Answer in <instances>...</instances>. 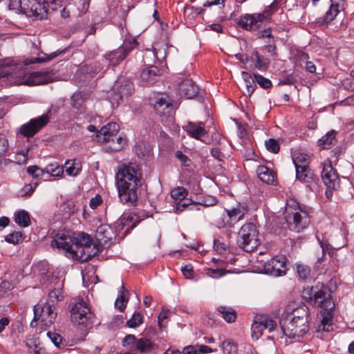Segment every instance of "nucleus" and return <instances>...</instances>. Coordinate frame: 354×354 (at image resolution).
<instances>
[{
    "label": "nucleus",
    "mask_w": 354,
    "mask_h": 354,
    "mask_svg": "<svg viewBox=\"0 0 354 354\" xmlns=\"http://www.w3.org/2000/svg\"><path fill=\"white\" fill-rule=\"evenodd\" d=\"M142 177L139 167L135 163L122 164L115 174V183L120 202L133 205L138 200V189Z\"/></svg>",
    "instance_id": "1"
},
{
    "label": "nucleus",
    "mask_w": 354,
    "mask_h": 354,
    "mask_svg": "<svg viewBox=\"0 0 354 354\" xmlns=\"http://www.w3.org/2000/svg\"><path fill=\"white\" fill-rule=\"evenodd\" d=\"M284 314L281 328L286 336L299 339L308 333L311 320L308 307L290 302L285 308Z\"/></svg>",
    "instance_id": "2"
},
{
    "label": "nucleus",
    "mask_w": 354,
    "mask_h": 354,
    "mask_svg": "<svg viewBox=\"0 0 354 354\" xmlns=\"http://www.w3.org/2000/svg\"><path fill=\"white\" fill-rule=\"evenodd\" d=\"M284 215L288 227L292 231L299 232L306 228L310 223V218L306 207L294 201H288Z\"/></svg>",
    "instance_id": "3"
},
{
    "label": "nucleus",
    "mask_w": 354,
    "mask_h": 354,
    "mask_svg": "<svg viewBox=\"0 0 354 354\" xmlns=\"http://www.w3.org/2000/svg\"><path fill=\"white\" fill-rule=\"evenodd\" d=\"M302 296L308 303L320 307L322 309H334L335 303L324 286H308L304 288Z\"/></svg>",
    "instance_id": "4"
},
{
    "label": "nucleus",
    "mask_w": 354,
    "mask_h": 354,
    "mask_svg": "<svg viewBox=\"0 0 354 354\" xmlns=\"http://www.w3.org/2000/svg\"><path fill=\"white\" fill-rule=\"evenodd\" d=\"M77 248L75 252H71V258L82 262L88 261L95 256L98 250L93 243L92 239L89 235L85 233L77 234Z\"/></svg>",
    "instance_id": "5"
},
{
    "label": "nucleus",
    "mask_w": 354,
    "mask_h": 354,
    "mask_svg": "<svg viewBox=\"0 0 354 354\" xmlns=\"http://www.w3.org/2000/svg\"><path fill=\"white\" fill-rule=\"evenodd\" d=\"M77 234L69 231H59L54 236L51 241L53 248L56 247L62 250L65 255L71 258L70 253L75 252L77 248Z\"/></svg>",
    "instance_id": "6"
},
{
    "label": "nucleus",
    "mask_w": 354,
    "mask_h": 354,
    "mask_svg": "<svg viewBox=\"0 0 354 354\" xmlns=\"http://www.w3.org/2000/svg\"><path fill=\"white\" fill-rule=\"evenodd\" d=\"M257 231L253 223L243 225L239 232L238 243L245 252L254 250L258 245Z\"/></svg>",
    "instance_id": "7"
},
{
    "label": "nucleus",
    "mask_w": 354,
    "mask_h": 354,
    "mask_svg": "<svg viewBox=\"0 0 354 354\" xmlns=\"http://www.w3.org/2000/svg\"><path fill=\"white\" fill-rule=\"evenodd\" d=\"M322 166V179L327 187L325 194L328 198H330L333 196L332 191L340 187V180L337 171L329 160L324 161Z\"/></svg>",
    "instance_id": "8"
},
{
    "label": "nucleus",
    "mask_w": 354,
    "mask_h": 354,
    "mask_svg": "<svg viewBox=\"0 0 354 354\" xmlns=\"http://www.w3.org/2000/svg\"><path fill=\"white\" fill-rule=\"evenodd\" d=\"M277 9V4L273 2L268 6L263 12L255 13L252 15H245L242 17L239 21V25L241 28L250 30L258 28L260 24L269 17L270 14Z\"/></svg>",
    "instance_id": "9"
},
{
    "label": "nucleus",
    "mask_w": 354,
    "mask_h": 354,
    "mask_svg": "<svg viewBox=\"0 0 354 354\" xmlns=\"http://www.w3.org/2000/svg\"><path fill=\"white\" fill-rule=\"evenodd\" d=\"M57 313L55 312V307L53 304H46L44 306L37 304L34 307V319L30 325L34 326V322L41 319L43 326H50L55 322Z\"/></svg>",
    "instance_id": "10"
},
{
    "label": "nucleus",
    "mask_w": 354,
    "mask_h": 354,
    "mask_svg": "<svg viewBox=\"0 0 354 354\" xmlns=\"http://www.w3.org/2000/svg\"><path fill=\"white\" fill-rule=\"evenodd\" d=\"M71 320L77 325H89V319H91V312L86 302L82 299H79L72 307Z\"/></svg>",
    "instance_id": "11"
},
{
    "label": "nucleus",
    "mask_w": 354,
    "mask_h": 354,
    "mask_svg": "<svg viewBox=\"0 0 354 354\" xmlns=\"http://www.w3.org/2000/svg\"><path fill=\"white\" fill-rule=\"evenodd\" d=\"M276 327L277 322L268 315H257L252 325V337L258 339L262 335L263 330L272 332Z\"/></svg>",
    "instance_id": "12"
},
{
    "label": "nucleus",
    "mask_w": 354,
    "mask_h": 354,
    "mask_svg": "<svg viewBox=\"0 0 354 354\" xmlns=\"http://www.w3.org/2000/svg\"><path fill=\"white\" fill-rule=\"evenodd\" d=\"M50 120L48 113L31 119L26 124H23L19 130V133L24 137H32L37 132L45 127Z\"/></svg>",
    "instance_id": "13"
},
{
    "label": "nucleus",
    "mask_w": 354,
    "mask_h": 354,
    "mask_svg": "<svg viewBox=\"0 0 354 354\" xmlns=\"http://www.w3.org/2000/svg\"><path fill=\"white\" fill-rule=\"evenodd\" d=\"M136 40L133 39L129 41H124L122 46L119 47L118 49L107 53L105 57L109 62L111 66H116L120 62L125 59L128 53L131 50L133 46L136 45Z\"/></svg>",
    "instance_id": "14"
},
{
    "label": "nucleus",
    "mask_w": 354,
    "mask_h": 354,
    "mask_svg": "<svg viewBox=\"0 0 354 354\" xmlns=\"http://www.w3.org/2000/svg\"><path fill=\"white\" fill-rule=\"evenodd\" d=\"M266 274L278 277L285 274L286 271V258L284 256H277L266 262L263 266Z\"/></svg>",
    "instance_id": "15"
},
{
    "label": "nucleus",
    "mask_w": 354,
    "mask_h": 354,
    "mask_svg": "<svg viewBox=\"0 0 354 354\" xmlns=\"http://www.w3.org/2000/svg\"><path fill=\"white\" fill-rule=\"evenodd\" d=\"M51 75L48 73L32 72L24 74L21 80L17 81V84L28 86L39 85L47 84L51 82Z\"/></svg>",
    "instance_id": "16"
},
{
    "label": "nucleus",
    "mask_w": 354,
    "mask_h": 354,
    "mask_svg": "<svg viewBox=\"0 0 354 354\" xmlns=\"http://www.w3.org/2000/svg\"><path fill=\"white\" fill-rule=\"evenodd\" d=\"M120 127L116 122H110L102 127L97 133V139L100 142H113L115 143Z\"/></svg>",
    "instance_id": "17"
},
{
    "label": "nucleus",
    "mask_w": 354,
    "mask_h": 354,
    "mask_svg": "<svg viewBox=\"0 0 354 354\" xmlns=\"http://www.w3.org/2000/svg\"><path fill=\"white\" fill-rule=\"evenodd\" d=\"M160 70L157 66L151 65L142 69L140 73V81L142 85H152L160 77Z\"/></svg>",
    "instance_id": "18"
},
{
    "label": "nucleus",
    "mask_w": 354,
    "mask_h": 354,
    "mask_svg": "<svg viewBox=\"0 0 354 354\" xmlns=\"http://www.w3.org/2000/svg\"><path fill=\"white\" fill-rule=\"evenodd\" d=\"M198 87L194 82L187 77L183 80L178 85V92L180 95L185 96L187 98H192L198 93Z\"/></svg>",
    "instance_id": "19"
},
{
    "label": "nucleus",
    "mask_w": 354,
    "mask_h": 354,
    "mask_svg": "<svg viewBox=\"0 0 354 354\" xmlns=\"http://www.w3.org/2000/svg\"><path fill=\"white\" fill-rule=\"evenodd\" d=\"M333 309L328 310L323 308L320 310V324L318 325L317 331H330L333 330L332 321H333Z\"/></svg>",
    "instance_id": "20"
},
{
    "label": "nucleus",
    "mask_w": 354,
    "mask_h": 354,
    "mask_svg": "<svg viewBox=\"0 0 354 354\" xmlns=\"http://www.w3.org/2000/svg\"><path fill=\"white\" fill-rule=\"evenodd\" d=\"M185 129L189 136L201 141H203V138L207 134L203 122H188L185 127Z\"/></svg>",
    "instance_id": "21"
},
{
    "label": "nucleus",
    "mask_w": 354,
    "mask_h": 354,
    "mask_svg": "<svg viewBox=\"0 0 354 354\" xmlns=\"http://www.w3.org/2000/svg\"><path fill=\"white\" fill-rule=\"evenodd\" d=\"M34 5H36V0H10V7L12 9L17 10L27 16L29 13H32L31 8Z\"/></svg>",
    "instance_id": "22"
},
{
    "label": "nucleus",
    "mask_w": 354,
    "mask_h": 354,
    "mask_svg": "<svg viewBox=\"0 0 354 354\" xmlns=\"http://www.w3.org/2000/svg\"><path fill=\"white\" fill-rule=\"evenodd\" d=\"M165 57V53L160 50L153 48V50L146 49L143 54V61L147 65L151 66L156 62V60L160 61Z\"/></svg>",
    "instance_id": "23"
},
{
    "label": "nucleus",
    "mask_w": 354,
    "mask_h": 354,
    "mask_svg": "<svg viewBox=\"0 0 354 354\" xmlns=\"http://www.w3.org/2000/svg\"><path fill=\"white\" fill-rule=\"evenodd\" d=\"M153 107L160 115H169L173 109L172 103L167 97L159 98L154 104Z\"/></svg>",
    "instance_id": "24"
},
{
    "label": "nucleus",
    "mask_w": 354,
    "mask_h": 354,
    "mask_svg": "<svg viewBox=\"0 0 354 354\" xmlns=\"http://www.w3.org/2000/svg\"><path fill=\"white\" fill-rule=\"evenodd\" d=\"M257 172L259 179L266 184H272L274 181V173L266 166H259Z\"/></svg>",
    "instance_id": "25"
},
{
    "label": "nucleus",
    "mask_w": 354,
    "mask_h": 354,
    "mask_svg": "<svg viewBox=\"0 0 354 354\" xmlns=\"http://www.w3.org/2000/svg\"><path fill=\"white\" fill-rule=\"evenodd\" d=\"M31 8V10H32V13H29L28 17H32L37 19H44L49 12V10L47 8V6L41 3L40 0H36V5H34Z\"/></svg>",
    "instance_id": "26"
},
{
    "label": "nucleus",
    "mask_w": 354,
    "mask_h": 354,
    "mask_svg": "<svg viewBox=\"0 0 354 354\" xmlns=\"http://www.w3.org/2000/svg\"><path fill=\"white\" fill-rule=\"evenodd\" d=\"M292 160L296 169L309 167L310 156L305 153H295L292 156Z\"/></svg>",
    "instance_id": "27"
},
{
    "label": "nucleus",
    "mask_w": 354,
    "mask_h": 354,
    "mask_svg": "<svg viewBox=\"0 0 354 354\" xmlns=\"http://www.w3.org/2000/svg\"><path fill=\"white\" fill-rule=\"evenodd\" d=\"M251 60L254 62L255 67L260 71L267 69L270 65L269 59L260 55L257 50L252 53Z\"/></svg>",
    "instance_id": "28"
},
{
    "label": "nucleus",
    "mask_w": 354,
    "mask_h": 354,
    "mask_svg": "<svg viewBox=\"0 0 354 354\" xmlns=\"http://www.w3.org/2000/svg\"><path fill=\"white\" fill-rule=\"evenodd\" d=\"M66 173L70 176H77L82 170V164L76 160H68L65 162Z\"/></svg>",
    "instance_id": "29"
},
{
    "label": "nucleus",
    "mask_w": 354,
    "mask_h": 354,
    "mask_svg": "<svg viewBox=\"0 0 354 354\" xmlns=\"http://www.w3.org/2000/svg\"><path fill=\"white\" fill-rule=\"evenodd\" d=\"M129 301V291L122 284L120 295L115 301V306L120 311H123Z\"/></svg>",
    "instance_id": "30"
},
{
    "label": "nucleus",
    "mask_w": 354,
    "mask_h": 354,
    "mask_svg": "<svg viewBox=\"0 0 354 354\" xmlns=\"http://www.w3.org/2000/svg\"><path fill=\"white\" fill-rule=\"evenodd\" d=\"M218 312L221 317L228 323L234 322L236 319V313L235 310L231 307L226 306H221L218 307Z\"/></svg>",
    "instance_id": "31"
},
{
    "label": "nucleus",
    "mask_w": 354,
    "mask_h": 354,
    "mask_svg": "<svg viewBox=\"0 0 354 354\" xmlns=\"http://www.w3.org/2000/svg\"><path fill=\"white\" fill-rule=\"evenodd\" d=\"M226 211L230 216L232 221L235 224L243 218L244 215L247 212V208L243 205H238L236 207H234L232 209H226Z\"/></svg>",
    "instance_id": "32"
},
{
    "label": "nucleus",
    "mask_w": 354,
    "mask_h": 354,
    "mask_svg": "<svg viewBox=\"0 0 354 354\" xmlns=\"http://www.w3.org/2000/svg\"><path fill=\"white\" fill-rule=\"evenodd\" d=\"M154 348V345L152 344L151 340L147 338L138 339L136 342V350L140 353H149Z\"/></svg>",
    "instance_id": "33"
},
{
    "label": "nucleus",
    "mask_w": 354,
    "mask_h": 354,
    "mask_svg": "<svg viewBox=\"0 0 354 354\" xmlns=\"http://www.w3.org/2000/svg\"><path fill=\"white\" fill-rule=\"evenodd\" d=\"M335 131H330L322 136L318 141V145L323 149H328L335 145Z\"/></svg>",
    "instance_id": "34"
},
{
    "label": "nucleus",
    "mask_w": 354,
    "mask_h": 354,
    "mask_svg": "<svg viewBox=\"0 0 354 354\" xmlns=\"http://www.w3.org/2000/svg\"><path fill=\"white\" fill-rule=\"evenodd\" d=\"M215 224L219 228L232 227L234 225V222L226 210L215 221Z\"/></svg>",
    "instance_id": "35"
},
{
    "label": "nucleus",
    "mask_w": 354,
    "mask_h": 354,
    "mask_svg": "<svg viewBox=\"0 0 354 354\" xmlns=\"http://www.w3.org/2000/svg\"><path fill=\"white\" fill-rule=\"evenodd\" d=\"M297 178L303 183H309L313 179L314 174L309 167L296 169Z\"/></svg>",
    "instance_id": "36"
},
{
    "label": "nucleus",
    "mask_w": 354,
    "mask_h": 354,
    "mask_svg": "<svg viewBox=\"0 0 354 354\" xmlns=\"http://www.w3.org/2000/svg\"><path fill=\"white\" fill-rule=\"evenodd\" d=\"M15 221L22 227H28L30 224V216L24 210L19 211L15 215Z\"/></svg>",
    "instance_id": "37"
},
{
    "label": "nucleus",
    "mask_w": 354,
    "mask_h": 354,
    "mask_svg": "<svg viewBox=\"0 0 354 354\" xmlns=\"http://www.w3.org/2000/svg\"><path fill=\"white\" fill-rule=\"evenodd\" d=\"M72 106L77 111L82 112L84 110L85 95L81 92H77L72 96Z\"/></svg>",
    "instance_id": "38"
},
{
    "label": "nucleus",
    "mask_w": 354,
    "mask_h": 354,
    "mask_svg": "<svg viewBox=\"0 0 354 354\" xmlns=\"http://www.w3.org/2000/svg\"><path fill=\"white\" fill-rule=\"evenodd\" d=\"M45 173L48 174L51 176L59 177L62 176L64 174L63 167L59 165L57 162L48 164L44 168Z\"/></svg>",
    "instance_id": "39"
},
{
    "label": "nucleus",
    "mask_w": 354,
    "mask_h": 354,
    "mask_svg": "<svg viewBox=\"0 0 354 354\" xmlns=\"http://www.w3.org/2000/svg\"><path fill=\"white\" fill-rule=\"evenodd\" d=\"M224 354H236L238 351L237 344L230 339H225L221 344Z\"/></svg>",
    "instance_id": "40"
},
{
    "label": "nucleus",
    "mask_w": 354,
    "mask_h": 354,
    "mask_svg": "<svg viewBox=\"0 0 354 354\" xmlns=\"http://www.w3.org/2000/svg\"><path fill=\"white\" fill-rule=\"evenodd\" d=\"M241 76L244 81L247 93L250 95L254 91L256 88L255 80L252 78L250 74L245 71L241 73Z\"/></svg>",
    "instance_id": "41"
},
{
    "label": "nucleus",
    "mask_w": 354,
    "mask_h": 354,
    "mask_svg": "<svg viewBox=\"0 0 354 354\" xmlns=\"http://www.w3.org/2000/svg\"><path fill=\"white\" fill-rule=\"evenodd\" d=\"M24 239V235L21 232H14L8 234L5 237V241L12 244H19Z\"/></svg>",
    "instance_id": "42"
},
{
    "label": "nucleus",
    "mask_w": 354,
    "mask_h": 354,
    "mask_svg": "<svg viewBox=\"0 0 354 354\" xmlns=\"http://www.w3.org/2000/svg\"><path fill=\"white\" fill-rule=\"evenodd\" d=\"M57 54L56 53H53L49 55H46V54L39 55L37 57H32L28 60H26L25 64L26 65L39 62H45L49 60L53 59L55 57H57Z\"/></svg>",
    "instance_id": "43"
},
{
    "label": "nucleus",
    "mask_w": 354,
    "mask_h": 354,
    "mask_svg": "<svg viewBox=\"0 0 354 354\" xmlns=\"http://www.w3.org/2000/svg\"><path fill=\"white\" fill-rule=\"evenodd\" d=\"M133 85L130 82H127L124 85H120L117 88V90L120 94L123 95V97H129L133 91Z\"/></svg>",
    "instance_id": "44"
},
{
    "label": "nucleus",
    "mask_w": 354,
    "mask_h": 354,
    "mask_svg": "<svg viewBox=\"0 0 354 354\" xmlns=\"http://www.w3.org/2000/svg\"><path fill=\"white\" fill-rule=\"evenodd\" d=\"M64 295L62 289L57 288L50 291L48 294V301L46 304H50L54 306L55 302L62 300Z\"/></svg>",
    "instance_id": "45"
},
{
    "label": "nucleus",
    "mask_w": 354,
    "mask_h": 354,
    "mask_svg": "<svg viewBox=\"0 0 354 354\" xmlns=\"http://www.w3.org/2000/svg\"><path fill=\"white\" fill-rule=\"evenodd\" d=\"M187 190L183 187H177L171 190V196L175 201H182L187 195Z\"/></svg>",
    "instance_id": "46"
},
{
    "label": "nucleus",
    "mask_w": 354,
    "mask_h": 354,
    "mask_svg": "<svg viewBox=\"0 0 354 354\" xmlns=\"http://www.w3.org/2000/svg\"><path fill=\"white\" fill-rule=\"evenodd\" d=\"M143 323V316L140 313L135 312L132 317L127 321V326L130 328H136Z\"/></svg>",
    "instance_id": "47"
},
{
    "label": "nucleus",
    "mask_w": 354,
    "mask_h": 354,
    "mask_svg": "<svg viewBox=\"0 0 354 354\" xmlns=\"http://www.w3.org/2000/svg\"><path fill=\"white\" fill-rule=\"evenodd\" d=\"M110 103L113 108L118 107L123 100V95L118 91L113 90L109 95Z\"/></svg>",
    "instance_id": "48"
},
{
    "label": "nucleus",
    "mask_w": 354,
    "mask_h": 354,
    "mask_svg": "<svg viewBox=\"0 0 354 354\" xmlns=\"http://www.w3.org/2000/svg\"><path fill=\"white\" fill-rule=\"evenodd\" d=\"M9 151V142L6 136L0 133V157L7 156Z\"/></svg>",
    "instance_id": "49"
},
{
    "label": "nucleus",
    "mask_w": 354,
    "mask_h": 354,
    "mask_svg": "<svg viewBox=\"0 0 354 354\" xmlns=\"http://www.w3.org/2000/svg\"><path fill=\"white\" fill-rule=\"evenodd\" d=\"M27 172L34 178H39L43 176L45 173L44 169H41L36 165L29 166L27 168Z\"/></svg>",
    "instance_id": "50"
},
{
    "label": "nucleus",
    "mask_w": 354,
    "mask_h": 354,
    "mask_svg": "<svg viewBox=\"0 0 354 354\" xmlns=\"http://www.w3.org/2000/svg\"><path fill=\"white\" fill-rule=\"evenodd\" d=\"M266 149L274 153H277L279 151V145L277 140L274 138H270L265 142Z\"/></svg>",
    "instance_id": "51"
},
{
    "label": "nucleus",
    "mask_w": 354,
    "mask_h": 354,
    "mask_svg": "<svg viewBox=\"0 0 354 354\" xmlns=\"http://www.w3.org/2000/svg\"><path fill=\"white\" fill-rule=\"evenodd\" d=\"M170 311L169 310L162 309L158 316V326L160 328L166 327Z\"/></svg>",
    "instance_id": "52"
},
{
    "label": "nucleus",
    "mask_w": 354,
    "mask_h": 354,
    "mask_svg": "<svg viewBox=\"0 0 354 354\" xmlns=\"http://www.w3.org/2000/svg\"><path fill=\"white\" fill-rule=\"evenodd\" d=\"M255 82L262 88H268L272 86V82L269 79H267L259 74H254Z\"/></svg>",
    "instance_id": "53"
},
{
    "label": "nucleus",
    "mask_w": 354,
    "mask_h": 354,
    "mask_svg": "<svg viewBox=\"0 0 354 354\" xmlns=\"http://www.w3.org/2000/svg\"><path fill=\"white\" fill-rule=\"evenodd\" d=\"M297 272L301 279H305L309 276L310 269L307 266L298 263L297 264Z\"/></svg>",
    "instance_id": "54"
},
{
    "label": "nucleus",
    "mask_w": 354,
    "mask_h": 354,
    "mask_svg": "<svg viewBox=\"0 0 354 354\" xmlns=\"http://www.w3.org/2000/svg\"><path fill=\"white\" fill-rule=\"evenodd\" d=\"M197 205L195 203H193L192 202L189 203H181L179 202L177 203L176 206V212H180L184 211L186 208H188L189 210H194Z\"/></svg>",
    "instance_id": "55"
},
{
    "label": "nucleus",
    "mask_w": 354,
    "mask_h": 354,
    "mask_svg": "<svg viewBox=\"0 0 354 354\" xmlns=\"http://www.w3.org/2000/svg\"><path fill=\"white\" fill-rule=\"evenodd\" d=\"M226 272L224 270L222 269H213V268H208L206 270V274L211 277L216 278L225 275Z\"/></svg>",
    "instance_id": "56"
},
{
    "label": "nucleus",
    "mask_w": 354,
    "mask_h": 354,
    "mask_svg": "<svg viewBox=\"0 0 354 354\" xmlns=\"http://www.w3.org/2000/svg\"><path fill=\"white\" fill-rule=\"evenodd\" d=\"M47 335L56 346H59L62 342V337L59 334L49 331L47 333Z\"/></svg>",
    "instance_id": "57"
},
{
    "label": "nucleus",
    "mask_w": 354,
    "mask_h": 354,
    "mask_svg": "<svg viewBox=\"0 0 354 354\" xmlns=\"http://www.w3.org/2000/svg\"><path fill=\"white\" fill-rule=\"evenodd\" d=\"M28 149L23 150L16 154V160L18 163L26 164L28 161Z\"/></svg>",
    "instance_id": "58"
},
{
    "label": "nucleus",
    "mask_w": 354,
    "mask_h": 354,
    "mask_svg": "<svg viewBox=\"0 0 354 354\" xmlns=\"http://www.w3.org/2000/svg\"><path fill=\"white\" fill-rule=\"evenodd\" d=\"M136 337L133 335H127L122 340V346H136Z\"/></svg>",
    "instance_id": "59"
},
{
    "label": "nucleus",
    "mask_w": 354,
    "mask_h": 354,
    "mask_svg": "<svg viewBox=\"0 0 354 354\" xmlns=\"http://www.w3.org/2000/svg\"><path fill=\"white\" fill-rule=\"evenodd\" d=\"M102 203V196L99 194H97L95 197H93L91 198L89 205L91 209H95L100 205H101Z\"/></svg>",
    "instance_id": "60"
},
{
    "label": "nucleus",
    "mask_w": 354,
    "mask_h": 354,
    "mask_svg": "<svg viewBox=\"0 0 354 354\" xmlns=\"http://www.w3.org/2000/svg\"><path fill=\"white\" fill-rule=\"evenodd\" d=\"M58 0H40L41 3L44 5L47 6V8L50 10L55 11L58 9L57 7Z\"/></svg>",
    "instance_id": "61"
},
{
    "label": "nucleus",
    "mask_w": 354,
    "mask_h": 354,
    "mask_svg": "<svg viewBox=\"0 0 354 354\" xmlns=\"http://www.w3.org/2000/svg\"><path fill=\"white\" fill-rule=\"evenodd\" d=\"M214 248L219 254H223L227 250L226 244L218 241H214Z\"/></svg>",
    "instance_id": "62"
},
{
    "label": "nucleus",
    "mask_w": 354,
    "mask_h": 354,
    "mask_svg": "<svg viewBox=\"0 0 354 354\" xmlns=\"http://www.w3.org/2000/svg\"><path fill=\"white\" fill-rule=\"evenodd\" d=\"M181 271L183 275L187 279H191L193 276L194 270L191 265H186L181 268Z\"/></svg>",
    "instance_id": "63"
},
{
    "label": "nucleus",
    "mask_w": 354,
    "mask_h": 354,
    "mask_svg": "<svg viewBox=\"0 0 354 354\" xmlns=\"http://www.w3.org/2000/svg\"><path fill=\"white\" fill-rule=\"evenodd\" d=\"M176 156L185 166L189 165L190 162L189 158L187 156L184 155L181 151H177L176 152Z\"/></svg>",
    "instance_id": "64"
}]
</instances>
